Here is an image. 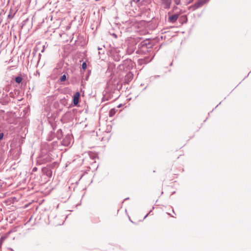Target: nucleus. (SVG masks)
<instances>
[{
	"mask_svg": "<svg viewBox=\"0 0 251 251\" xmlns=\"http://www.w3.org/2000/svg\"><path fill=\"white\" fill-rule=\"evenodd\" d=\"M209 0H199L194 5L191 6L193 10H196L197 8L202 6L204 3L207 2Z\"/></svg>",
	"mask_w": 251,
	"mask_h": 251,
	"instance_id": "f257e3e1",
	"label": "nucleus"
},
{
	"mask_svg": "<svg viewBox=\"0 0 251 251\" xmlns=\"http://www.w3.org/2000/svg\"><path fill=\"white\" fill-rule=\"evenodd\" d=\"M139 48H143L144 47H146L147 48H149L151 47V44H150V42L149 40H145L142 42H141L139 45Z\"/></svg>",
	"mask_w": 251,
	"mask_h": 251,
	"instance_id": "f03ea898",
	"label": "nucleus"
},
{
	"mask_svg": "<svg viewBox=\"0 0 251 251\" xmlns=\"http://www.w3.org/2000/svg\"><path fill=\"white\" fill-rule=\"evenodd\" d=\"M80 97V94L78 92H76L75 93L73 97V103L75 105H77L79 102V99Z\"/></svg>",
	"mask_w": 251,
	"mask_h": 251,
	"instance_id": "7ed1b4c3",
	"label": "nucleus"
},
{
	"mask_svg": "<svg viewBox=\"0 0 251 251\" xmlns=\"http://www.w3.org/2000/svg\"><path fill=\"white\" fill-rule=\"evenodd\" d=\"M162 3L164 5V8L169 9L170 7L172 0H161Z\"/></svg>",
	"mask_w": 251,
	"mask_h": 251,
	"instance_id": "20e7f679",
	"label": "nucleus"
},
{
	"mask_svg": "<svg viewBox=\"0 0 251 251\" xmlns=\"http://www.w3.org/2000/svg\"><path fill=\"white\" fill-rule=\"evenodd\" d=\"M133 75L131 73H129L125 76V80L126 83H128L133 79Z\"/></svg>",
	"mask_w": 251,
	"mask_h": 251,
	"instance_id": "39448f33",
	"label": "nucleus"
},
{
	"mask_svg": "<svg viewBox=\"0 0 251 251\" xmlns=\"http://www.w3.org/2000/svg\"><path fill=\"white\" fill-rule=\"evenodd\" d=\"M178 15L176 14L172 15L169 17V20L170 22H174L177 20Z\"/></svg>",
	"mask_w": 251,
	"mask_h": 251,
	"instance_id": "423d86ee",
	"label": "nucleus"
},
{
	"mask_svg": "<svg viewBox=\"0 0 251 251\" xmlns=\"http://www.w3.org/2000/svg\"><path fill=\"white\" fill-rule=\"evenodd\" d=\"M42 170L43 172H44L45 170H47V171L46 172V175L48 176H51V172L50 170H49L47 168H43Z\"/></svg>",
	"mask_w": 251,
	"mask_h": 251,
	"instance_id": "0eeeda50",
	"label": "nucleus"
},
{
	"mask_svg": "<svg viewBox=\"0 0 251 251\" xmlns=\"http://www.w3.org/2000/svg\"><path fill=\"white\" fill-rule=\"evenodd\" d=\"M15 14V12H13L12 10L11 9L8 15V18L12 19L14 17Z\"/></svg>",
	"mask_w": 251,
	"mask_h": 251,
	"instance_id": "6e6552de",
	"label": "nucleus"
},
{
	"mask_svg": "<svg viewBox=\"0 0 251 251\" xmlns=\"http://www.w3.org/2000/svg\"><path fill=\"white\" fill-rule=\"evenodd\" d=\"M7 238V236H2L0 238V249L1 248V246L3 243V242L4 241V240Z\"/></svg>",
	"mask_w": 251,
	"mask_h": 251,
	"instance_id": "1a4fd4ad",
	"label": "nucleus"
},
{
	"mask_svg": "<svg viewBox=\"0 0 251 251\" xmlns=\"http://www.w3.org/2000/svg\"><path fill=\"white\" fill-rule=\"evenodd\" d=\"M22 81V78L21 76H17L15 78V81L18 83H20Z\"/></svg>",
	"mask_w": 251,
	"mask_h": 251,
	"instance_id": "9d476101",
	"label": "nucleus"
},
{
	"mask_svg": "<svg viewBox=\"0 0 251 251\" xmlns=\"http://www.w3.org/2000/svg\"><path fill=\"white\" fill-rule=\"evenodd\" d=\"M44 159L45 160V162H50L51 161V158L50 157V156L49 155H47L45 158H44Z\"/></svg>",
	"mask_w": 251,
	"mask_h": 251,
	"instance_id": "9b49d317",
	"label": "nucleus"
},
{
	"mask_svg": "<svg viewBox=\"0 0 251 251\" xmlns=\"http://www.w3.org/2000/svg\"><path fill=\"white\" fill-rule=\"evenodd\" d=\"M60 81H64L66 79V76L65 75H62L60 77Z\"/></svg>",
	"mask_w": 251,
	"mask_h": 251,
	"instance_id": "f8f14e48",
	"label": "nucleus"
},
{
	"mask_svg": "<svg viewBox=\"0 0 251 251\" xmlns=\"http://www.w3.org/2000/svg\"><path fill=\"white\" fill-rule=\"evenodd\" d=\"M114 113H115V111L114 110H113V109L110 110V111L109 112V116L112 117L114 114Z\"/></svg>",
	"mask_w": 251,
	"mask_h": 251,
	"instance_id": "ddd939ff",
	"label": "nucleus"
},
{
	"mask_svg": "<svg viewBox=\"0 0 251 251\" xmlns=\"http://www.w3.org/2000/svg\"><path fill=\"white\" fill-rule=\"evenodd\" d=\"M87 68V64L85 62H83L82 64V68L83 70H85Z\"/></svg>",
	"mask_w": 251,
	"mask_h": 251,
	"instance_id": "4468645a",
	"label": "nucleus"
},
{
	"mask_svg": "<svg viewBox=\"0 0 251 251\" xmlns=\"http://www.w3.org/2000/svg\"><path fill=\"white\" fill-rule=\"evenodd\" d=\"M174 1L176 5H178L180 3V0H174Z\"/></svg>",
	"mask_w": 251,
	"mask_h": 251,
	"instance_id": "2eb2a0df",
	"label": "nucleus"
},
{
	"mask_svg": "<svg viewBox=\"0 0 251 251\" xmlns=\"http://www.w3.org/2000/svg\"><path fill=\"white\" fill-rule=\"evenodd\" d=\"M114 60L115 61H118L120 60V57L119 56H117L116 58H114Z\"/></svg>",
	"mask_w": 251,
	"mask_h": 251,
	"instance_id": "dca6fc26",
	"label": "nucleus"
},
{
	"mask_svg": "<svg viewBox=\"0 0 251 251\" xmlns=\"http://www.w3.org/2000/svg\"><path fill=\"white\" fill-rule=\"evenodd\" d=\"M3 133H0V140L3 138Z\"/></svg>",
	"mask_w": 251,
	"mask_h": 251,
	"instance_id": "f3484780",
	"label": "nucleus"
},
{
	"mask_svg": "<svg viewBox=\"0 0 251 251\" xmlns=\"http://www.w3.org/2000/svg\"><path fill=\"white\" fill-rule=\"evenodd\" d=\"M141 0H135V2L141 4Z\"/></svg>",
	"mask_w": 251,
	"mask_h": 251,
	"instance_id": "a211bd4d",
	"label": "nucleus"
},
{
	"mask_svg": "<svg viewBox=\"0 0 251 251\" xmlns=\"http://www.w3.org/2000/svg\"><path fill=\"white\" fill-rule=\"evenodd\" d=\"M146 0H141V4H143L144 2H145Z\"/></svg>",
	"mask_w": 251,
	"mask_h": 251,
	"instance_id": "6ab92c4d",
	"label": "nucleus"
},
{
	"mask_svg": "<svg viewBox=\"0 0 251 251\" xmlns=\"http://www.w3.org/2000/svg\"><path fill=\"white\" fill-rule=\"evenodd\" d=\"M36 170H37V168H36V167H34V168L33 169V171H36Z\"/></svg>",
	"mask_w": 251,
	"mask_h": 251,
	"instance_id": "aec40b11",
	"label": "nucleus"
},
{
	"mask_svg": "<svg viewBox=\"0 0 251 251\" xmlns=\"http://www.w3.org/2000/svg\"><path fill=\"white\" fill-rule=\"evenodd\" d=\"M113 36H114L115 38L117 37V35L115 33L113 34Z\"/></svg>",
	"mask_w": 251,
	"mask_h": 251,
	"instance_id": "412c9836",
	"label": "nucleus"
},
{
	"mask_svg": "<svg viewBox=\"0 0 251 251\" xmlns=\"http://www.w3.org/2000/svg\"><path fill=\"white\" fill-rule=\"evenodd\" d=\"M113 89H116V88H117V87H116V86H114V87H113Z\"/></svg>",
	"mask_w": 251,
	"mask_h": 251,
	"instance_id": "4be33fe9",
	"label": "nucleus"
},
{
	"mask_svg": "<svg viewBox=\"0 0 251 251\" xmlns=\"http://www.w3.org/2000/svg\"><path fill=\"white\" fill-rule=\"evenodd\" d=\"M148 215V214H147V215L145 216V218H146V217H147Z\"/></svg>",
	"mask_w": 251,
	"mask_h": 251,
	"instance_id": "5701e85b",
	"label": "nucleus"
},
{
	"mask_svg": "<svg viewBox=\"0 0 251 251\" xmlns=\"http://www.w3.org/2000/svg\"><path fill=\"white\" fill-rule=\"evenodd\" d=\"M98 49L99 50H100V48H99V47Z\"/></svg>",
	"mask_w": 251,
	"mask_h": 251,
	"instance_id": "b1692460",
	"label": "nucleus"
}]
</instances>
